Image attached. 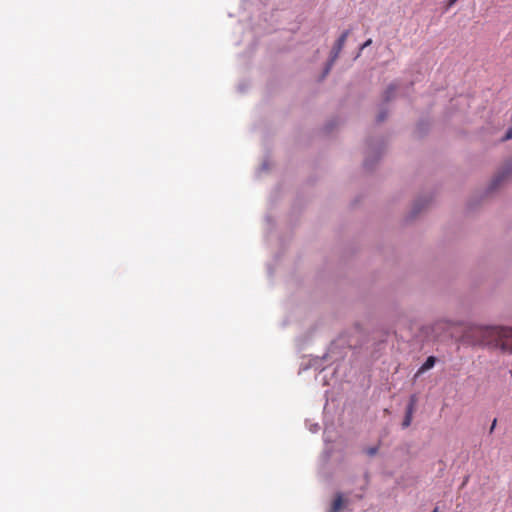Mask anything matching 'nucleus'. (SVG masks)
<instances>
[{
	"label": "nucleus",
	"mask_w": 512,
	"mask_h": 512,
	"mask_svg": "<svg viewBox=\"0 0 512 512\" xmlns=\"http://www.w3.org/2000/svg\"><path fill=\"white\" fill-rule=\"evenodd\" d=\"M471 333L477 344L492 345L504 353H512V327L478 326Z\"/></svg>",
	"instance_id": "1"
},
{
	"label": "nucleus",
	"mask_w": 512,
	"mask_h": 512,
	"mask_svg": "<svg viewBox=\"0 0 512 512\" xmlns=\"http://www.w3.org/2000/svg\"><path fill=\"white\" fill-rule=\"evenodd\" d=\"M348 35H349V31L348 30L344 31L340 35V37L337 39V41L335 42V44H334V46H333V48L331 50V56H330V59H329V61L327 63V66L325 68L323 77L326 76L329 73L332 65L334 64L335 60L338 58L340 52L342 51V49H343V47L345 45V42L347 40Z\"/></svg>",
	"instance_id": "2"
},
{
	"label": "nucleus",
	"mask_w": 512,
	"mask_h": 512,
	"mask_svg": "<svg viewBox=\"0 0 512 512\" xmlns=\"http://www.w3.org/2000/svg\"><path fill=\"white\" fill-rule=\"evenodd\" d=\"M344 506L345 500L343 495L341 493H337L328 512H339L342 508H344Z\"/></svg>",
	"instance_id": "3"
},
{
	"label": "nucleus",
	"mask_w": 512,
	"mask_h": 512,
	"mask_svg": "<svg viewBox=\"0 0 512 512\" xmlns=\"http://www.w3.org/2000/svg\"><path fill=\"white\" fill-rule=\"evenodd\" d=\"M435 361H436V360H435V357H433V356H429V357L426 359V361L423 363V365L421 366V368H420V370H419V373H421V372H424V371H426V370L431 369V368L434 366Z\"/></svg>",
	"instance_id": "4"
},
{
	"label": "nucleus",
	"mask_w": 512,
	"mask_h": 512,
	"mask_svg": "<svg viewBox=\"0 0 512 512\" xmlns=\"http://www.w3.org/2000/svg\"><path fill=\"white\" fill-rule=\"evenodd\" d=\"M509 173H510V171H503V172L497 174L492 183L493 188L500 185V183L508 176Z\"/></svg>",
	"instance_id": "5"
},
{
	"label": "nucleus",
	"mask_w": 512,
	"mask_h": 512,
	"mask_svg": "<svg viewBox=\"0 0 512 512\" xmlns=\"http://www.w3.org/2000/svg\"><path fill=\"white\" fill-rule=\"evenodd\" d=\"M395 90H396V87L393 85H391L387 88V90L385 91V100L386 101L390 100L393 97Z\"/></svg>",
	"instance_id": "6"
},
{
	"label": "nucleus",
	"mask_w": 512,
	"mask_h": 512,
	"mask_svg": "<svg viewBox=\"0 0 512 512\" xmlns=\"http://www.w3.org/2000/svg\"><path fill=\"white\" fill-rule=\"evenodd\" d=\"M412 418L413 416L412 415H409V414H405V417H404V420L402 422V427L403 428H407L410 426L411 422H412Z\"/></svg>",
	"instance_id": "7"
},
{
	"label": "nucleus",
	"mask_w": 512,
	"mask_h": 512,
	"mask_svg": "<svg viewBox=\"0 0 512 512\" xmlns=\"http://www.w3.org/2000/svg\"><path fill=\"white\" fill-rule=\"evenodd\" d=\"M378 452V447H370L366 450V453L370 456H374Z\"/></svg>",
	"instance_id": "8"
},
{
	"label": "nucleus",
	"mask_w": 512,
	"mask_h": 512,
	"mask_svg": "<svg viewBox=\"0 0 512 512\" xmlns=\"http://www.w3.org/2000/svg\"><path fill=\"white\" fill-rule=\"evenodd\" d=\"M415 406H413V403H409L406 408V413L413 416Z\"/></svg>",
	"instance_id": "9"
},
{
	"label": "nucleus",
	"mask_w": 512,
	"mask_h": 512,
	"mask_svg": "<svg viewBox=\"0 0 512 512\" xmlns=\"http://www.w3.org/2000/svg\"><path fill=\"white\" fill-rule=\"evenodd\" d=\"M457 1L458 0H446L445 1L446 11L449 10L452 6H454Z\"/></svg>",
	"instance_id": "10"
},
{
	"label": "nucleus",
	"mask_w": 512,
	"mask_h": 512,
	"mask_svg": "<svg viewBox=\"0 0 512 512\" xmlns=\"http://www.w3.org/2000/svg\"><path fill=\"white\" fill-rule=\"evenodd\" d=\"M371 43H372V40H371V39H368L366 42H364V43L362 44V46H361V48H360V49H361V50H363L364 48H366V47L370 46V45H371Z\"/></svg>",
	"instance_id": "11"
},
{
	"label": "nucleus",
	"mask_w": 512,
	"mask_h": 512,
	"mask_svg": "<svg viewBox=\"0 0 512 512\" xmlns=\"http://www.w3.org/2000/svg\"><path fill=\"white\" fill-rule=\"evenodd\" d=\"M416 402H417V398H416V396H415V395H412V396L410 397V401H409V403H413V406H415V405H416Z\"/></svg>",
	"instance_id": "12"
},
{
	"label": "nucleus",
	"mask_w": 512,
	"mask_h": 512,
	"mask_svg": "<svg viewBox=\"0 0 512 512\" xmlns=\"http://www.w3.org/2000/svg\"><path fill=\"white\" fill-rule=\"evenodd\" d=\"M385 117H386V116H385V114H384V113H380V114L378 115V119H377V120H378L379 122H382V121L385 119Z\"/></svg>",
	"instance_id": "13"
},
{
	"label": "nucleus",
	"mask_w": 512,
	"mask_h": 512,
	"mask_svg": "<svg viewBox=\"0 0 512 512\" xmlns=\"http://www.w3.org/2000/svg\"><path fill=\"white\" fill-rule=\"evenodd\" d=\"M495 425H496V419L493 421L492 425H491V428H490V433L493 432L494 428H495Z\"/></svg>",
	"instance_id": "14"
},
{
	"label": "nucleus",
	"mask_w": 512,
	"mask_h": 512,
	"mask_svg": "<svg viewBox=\"0 0 512 512\" xmlns=\"http://www.w3.org/2000/svg\"><path fill=\"white\" fill-rule=\"evenodd\" d=\"M433 512H438L437 508H436V509H434V511H433Z\"/></svg>",
	"instance_id": "15"
}]
</instances>
